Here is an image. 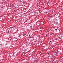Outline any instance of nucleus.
Returning a JSON list of instances; mask_svg holds the SVG:
<instances>
[{
  "label": "nucleus",
  "instance_id": "f257e3e1",
  "mask_svg": "<svg viewBox=\"0 0 63 63\" xmlns=\"http://www.w3.org/2000/svg\"><path fill=\"white\" fill-rule=\"evenodd\" d=\"M55 23L56 25H58V22H55Z\"/></svg>",
  "mask_w": 63,
  "mask_h": 63
},
{
  "label": "nucleus",
  "instance_id": "f03ea898",
  "mask_svg": "<svg viewBox=\"0 0 63 63\" xmlns=\"http://www.w3.org/2000/svg\"><path fill=\"white\" fill-rule=\"evenodd\" d=\"M30 28L31 29H32L33 28V27H32V26H30Z\"/></svg>",
  "mask_w": 63,
  "mask_h": 63
},
{
  "label": "nucleus",
  "instance_id": "7ed1b4c3",
  "mask_svg": "<svg viewBox=\"0 0 63 63\" xmlns=\"http://www.w3.org/2000/svg\"><path fill=\"white\" fill-rule=\"evenodd\" d=\"M24 51H27V49H25L24 50Z\"/></svg>",
  "mask_w": 63,
  "mask_h": 63
},
{
  "label": "nucleus",
  "instance_id": "20e7f679",
  "mask_svg": "<svg viewBox=\"0 0 63 63\" xmlns=\"http://www.w3.org/2000/svg\"><path fill=\"white\" fill-rule=\"evenodd\" d=\"M26 34H23V36H25V35H26Z\"/></svg>",
  "mask_w": 63,
  "mask_h": 63
},
{
  "label": "nucleus",
  "instance_id": "39448f33",
  "mask_svg": "<svg viewBox=\"0 0 63 63\" xmlns=\"http://www.w3.org/2000/svg\"><path fill=\"white\" fill-rule=\"evenodd\" d=\"M45 13L46 14H47V12H46Z\"/></svg>",
  "mask_w": 63,
  "mask_h": 63
},
{
  "label": "nucleus",
  "instance_id": "423d86ee",
  "mask_svg": "<svg viewBox=\"0 0 63 63\" xmlns=\"http://www.w3.org/2000/svg\"><path fill=\"white\" fill-rule=\"evenodd\" d=\"M56 61L57 62V63H58V61Z\"/></svg>",
  "mask_w": 63,
  "mask_h": 63
},
{
  "label": "nucleus",
  "instance_id": "0eeeda50",
  "mask_svg": "<svg viewBox=\"0 0 63 63\" xmlns=\"http://www.w3.org/2000/svg\"><path fill=\"white\" fill-rule=\"evenodd\" d=\"M6 45H8V44L7 43H6L5 44Z\"/></svg>",
  "mask_w": 63,
  "mask_h": 63
},
{
  "label": "nucleus",
  "instance_id": "6e6552de",
  "mask_svg": "<svg viewBox=\"0 0 63 63\" xmlns=\"http://www.w3.org/2000/svg\"><path fill=\"white\" fill-rule=\"evenodd\" d=\"M55 53H57V52H55Z\"/></svg>",
  "mask_w": 63,
  "mask_h": 63
},
{
  "label": "nucleus",
  "instance_id": "1a4fd4ad",
  "mask_svg": "<svg viewBox=\"0 0 63 63\" xmlns=\"http://www.w3.org/2000/svg\"><path fill=\"white\" fill-rule=\"evenodd\" d=\"M55 30H57V29H55Z\"/></svg>",
  "mask_w": 63,
  "mask_h": 63
},
{
  "label": "nucleus",
  "instance_id": "9d476101",
  "mask_svg": "<svg viewBox=\"0 0 63 63\" xmlns=\"http://www.w3.org/2000/svg\"><path fill=\"white\" fill-rule=\"evenodd\" d=\"M29 36H30V35H29Z\"/></svg>",
  "mask_w": 63,
  "mask_h": 63
},
{
  "label": "nucleus",
  "instance_id": "9b49d317",
  "mask_svg": "<svg viewBox=\"0 0 63 63\" xmlns=\"http://www.w3.org/2000/svg\"><path fill=\"white\" fill-rule=\"evenodd\" d=\"M55 62H56V61H55Z\"/></svg>",
  "mask_w": 63,
  "mask_h": 63
},
{
  "label": "nucleus",
  "instance_id": "f8f14e48",
  "mask_svg": "<svg viewBox=\"0 0 63 63\" xmlns=\"http://www.w3.org/2000/svg\"><path fill=\"white\" fill-rule=\"evenodd\" d=\"M51 42V41H50V42Z\"/></svg>",
  "mask_w": 63,
  "mask_h": 63
},
{
  "label": "nucleus",
  "instance_id": "ddd939ff",
  "mask_svg": "<svg viewBox=\"0 0 63 63\" xmlns=\"http://www.w3.org/2000/svg\"><path fill=\"white\" fill-rule=\"evenodd\" d=\"M11 47H12V46H11Z\"/></svg>",
  "mask_w": 63,
  "mask_h": 63
},
{
  "label": "nucleus",
  "instance_id": "4468645a",
  "mask_svg": "<svg viewBox=\"0 0 63 63\" xmlns=\"http://www.w3.org/2000/svg\"><path fill=\"white\" fill-rule=\"evenodd\" d=\"M11 47H12V46H11Z\"/></svg>",
  "mask_w": 63,
  "mask_h": 63
},
{
  "label": "nucleus",
  "instance_id": "2eb2a0df",
  "mask_svg": "<svg viewBox=\"0 0 63 63\" xmlns=\"http://www.w3.org/2000/svg\"><path fill=\"white\" fill-rule=\"evenodd\" d=\"M11 47H12V46H11Z\"/></svg>",
  "mask_w": 63,
  "mask_h": 63
}]
</instances>
